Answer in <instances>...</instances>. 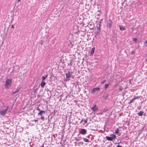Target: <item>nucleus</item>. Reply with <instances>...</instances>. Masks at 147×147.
Returning a JSON list of instances; mask_svg holds the SVG:
<instances>
[{
  "label": "nucleus",
  "instance_id": "obj_1",
  "mask_svg": "<svg viewBox=\"0 0 147 147\" xmlns=\"http://www.w3.org/2000/svg\"><path fill=\"white\" fill-rule=\"evenodd\" d=\"M12 80L11 79H7L5 82V87L6 89H7L11 86Z\"/></svg>",
  "mask_w": 147,
  "mask_h": 147
},
{
  "label": "nucleus",
  "instance_id": "obj_2",
  "mask_svg": "<svg viewBox=\"0 0 147 147\" xmlns=\"http://www.w3.org/2000/svg\"><path fill=\"white\" fill-rule=\"evenodd\" d=\"M116 138V136L115 135L113 134L111 136L109 137L107 136L106 137V139L108 140L111 141L113 140H115Z\"/></svg>",
  "mask_w": 147,
  "mask_h": 147
},
{
  "label": "nucleus",
  "instance_id": "obj_3",
  "mask_svg": "<svg viewBox=\"0 0 147 147\" xmlns=\"http://www.w3.org/2000/svg\"><path fill=\"white\" fill-rule=\"evenodd\" d=\"M8 107H7L6 109L3 111H1L0 112V114L4 116L7 113V112L8 109Z\"/></svg>",
  "mask_w": 147,
  "mask_h": 147
},
{
  "label": "nucleus",
  "instance_id": "obj_4",
  "mask_svg": "<svg viewBox=\"0 0 147 147\" xmlns=\"http://www.w3.org/2000/svg\"><path fill=\"white\" fill-rule=\"evenodd\" d=\"M46 1L45 2L43 3V7L46 8V9H47L49 6V4L48 2H46Z\"/></svg>",
  "mask_w": 147,
  "mask_h": 147
},
{
  "label": "nucleus",
  "instance_id": "obj_5",
  "mask_svg": "<svg viewBox=\"0 0 147 147\" xmlns=\"http://www.w3.org/2000/svg\"><path fill=\"white\" fill-rule=\"evenodd\" d=\"M112 21L111 20L109 19V21L107 23V28H109L110 29L111 28L112 26Z\"/></svg>",
  "mask_w": 147,
  "mask_h": 147
},
{
  "label": "nucleus",
  "instance_id": "obj_6",
  "mask_svg": "<svg viewBox=\"0 0 147 147\" xmlns=\"http://www.w3.org/2000/svg\"><path fill=\"white\" fill-rule=\"evenodd\" d=\"M87 133V130L84 129H81L79 131V133L82 135H85Z\"/></svg>",
  "mask_w": 147,
  "mask_h": 147
},
{
  "label": "nucleus",
  "instance_id": "obj_7",
  "mask_svg": "<svg viewBox=\"0 0 147 147\" xmlns=\"http://www.w3.org/2000/svg\"><path fill=\"white\" fill-rule=\"evenodd\" d=\"M38 110L40 111L38 113V115L42 116L44 114H45V111L43 110H40V109H38Z\"/></svg>",
  "mask_w": 147,
  "mask_h": 147
},
{
  "label": "nucleus",
  "instance_id": "obj_8",
  "mask_svg": "<svg viewBox=\"0 0 147 147\" xmlns=\"http://www.w3.org/2000/svg\"><path fill=\"white\" fill-rule=\"evenodd\" d=\"M91 109L94 111H96L98 109V107L96 105H94L93 107L91 108Z\"/></svg>",
  "mask_w": 147,
  "mask_h": 147
},
{
  "label": "nucleus",
  "instance_id": "obj_9",
  "mask_svg": "<svg viewBox=\"0 0 147 147\" xmlns=\"http://www.w3.org/2000/svg\"><path fill=\"white\" fill-rule=\"evenodd\" d=\"M65 76H66V80H69V78L71 77L72 75L70 73H69L66 74Z\"/></svg>",
  "mask_w": 147,
  "mask_h": 147
},
{
  "label": "nucleus",
  "instance_id": "obj_10",
  "mask_svg": "<svg viewBox=\"0 0 147 147\" xmlns=\"http://www.w3.org/2000/svg\"><path fill=\"white\" fill-rule=\"evenodd\" d=\"M100 89L99 87H96L94 88L92 90V92L94 93L96 91H98L100 90Z\"/></svg>",
  "mask_w": 147,
  "mask_h": 147
},
{
  "label": "nucleus",
  "instance_id": "obj_11",
  "mask_svg": "<svg viewBox=\"0 0 147 147\" xmlns=\"http://www.w3.org/2000/svg\"><path fill=\"white\" fill-rule=\"evenodd\" d=\"M139 97H140L139 96L135 97H134L131 100H130V101L128 102V103L129 104H131V103L133 102L134 100H135V99H136L137 98H139Z\"/></svg>",
  "mask_w": 147,
  "mask_h": 147
},
{
  "label": "nucleus",
  "instance_id": "obj_12",
  "mask_svg": "<svg viewBox=\"0 0 147 147\" xmlns=\"http://www.w3.org/2000/svg\"><path fill=\"white\" fill-rule=\"evenodd\" d=\"M45 84L46 83L45 82H44V81H42L41 82L40 84V85L41 87L42 88H43L45 86Z\"/></svg>",
  "mask_w": 147,
  "mask_h": 147
},
{
  "label": "nucleus",
  "instance_id": "obj_13",
  "mask_svg": "<svg viewBox=\"0 0 147 147\" xmlns=\"http://www.w3.org/2000/svg\"><path fill=\"white\" fill-rule=\"evenodd\" d=\"M119 27L120 28V29L121 30H125V27L123 26L122 25L119 26Z\"/></svg>",
  "mask_w": 147,
  "mask_h": 147
},
{
  "label": "nucleus",
  "instance_id": "obj_14",
  "mask_svg": "<svg viewBox=\"0 0 147 147\" xmlns=\"http://www.w3.org/2000/svg\"><path fill=\"white\" fill-rule=\"evenodd\" d=\"M95 50V47H93L91 51V55H93V54L94 53Z\"/></svg>",
  "mask_w": 147,
  "mask_h": 147
},
{
  "label": "nucleus",
  "instance_id": "obj_15",
  "mask_svg": "<svg viewBox=\"0 0 147 147\" xmlns=\"http://www.w3.org/2000/svg\"><path fill=\"white\" fill-rule=\"evenodd\" d=\"M20 89V88H18L16 90H15L14 92H12V94H14L18 93Z\"/></svg>",
  "mask_w": 147,
  "mask_h": 147
},
{
  "label": "nucleus",
  "instance_id": "obj_16",
  "mask_svg": "<svg viewBox=\"0 0 147 147\" xmlns=\"http://www.w3.org/2000/svg\"><path fill=\"white\" fill-rule=\"evenodd\" d=\"M48 75H46L45 76H42V81H44L45 80L47 77Z\"/></svg>",
  "mask_w": 147,
  "mask_h": 147
},
{
  "label": "nucleus",
  "instance_id": "obj_17",
  "mask_svg": "<svg viewBox=\"0 0 147 147\" xmlns=\"http://www.w3.org/2000/svg\"><path fill=\"white\" fill-rule=\"evenodd\" d=\"M110 84V83H109L107 84H105V89H107L109 87V85Z\"/></svg>",
  "mask_w": 147,
  "mask_h": 147
},
{
  "label": "nucleus",
  "instance_id": "obj_18",
  "mask_svg": "<svg viewBox=\"0 0 147 147\" xmlns=\"http://www.w3.org/2000/svg\"><path fill=\"white\" fill-rule=\"evenodd\" d=\"M144 113V111H140L139 113H138V114L139 116H142L143 114Z\"/></svg>",
  "mask_w": 147,
  "mask_h": 147
},
{
  "label": "nucleus",
  "instance_id": "obj_19",
  "mask_svg": "<svg viewBox=\"0 0 147 147\" xmlns=\"http://www.w3.org/2000/svg\"><path fill=\"white\" fill-rule=\"evenodd\" d=\"M83 140L85 142H89V140L85 138H83Z\"/></svg>",
  "mask_w": 147,
  "mask_h": 147
},
{
  "label": "nucleus",
  "instance_id": "obj_20",
  "mask_svg": "<svg viewBox=\"0 0 147 147\" xmlns=\"http://www.w3.org/2000/svg\"><path fill=\"white\" fill-rule=\"evenodd\" d=\"M119 131V129L118 128H117L115 132V133L116 134H118Z\"/></svg>",
  "mask_w": 147,
  "mask_h": 147
},
{
  "label": "nucleus",
  "instance_id": "obj_21",
  "mask_svg": "<svg viewBox=\"0 0 147 147\" xmlns=\"http://www.w3.org/2000/svg\"><path fill=\"white\" fill-rule=\"evenodd\" d=\"M106 81V80H102L101 82V84H104L105 82Z\"/></svg>",
  "mask_w": 147,
  "mask_h": 147
},
{
  "label": "nucleus",
  "instance_id": "obj_22",
  "mask_svg": "<svg viewBox=\"0 0 147 147\" xmlns=\"http://www.w3.org/2000/svg\"><path fill=\"white\" fill-rule=\"evenodd\" d=\"M100 31V29L98 28H97V32L98 33Z\"/></svg>",
  "mask_w": 147,
  "mask_h": 147
},
{
  "label": "nucleus",
  "instance_id": "obj_23",
  "mask_svg": "<svg viewBox=\"0 0 147 147\" xmlns=\"http://www.w3.org/2000/svg\"><path fill=\"white\" fill-rule=\"evenodd\" d=\"M131 53L132 55L134 54L135 53V51H132L131 52Z\"/></svg>",
  "mask_w": 147,
  "mask_h": 147
},
{
  "label": "nucleus",
  "instance_id": "obj_24",
  "mask_svg": "<svg viewBox=\"0 0 147 147\" xmlns=\"http://www.w3.org/2000/svg\"><path fill=\"white\" fill-rule=\"evenodd\" d=\"M41 119H42V120H44L45 119V117H44L41 116Z\"/></svg>",
  "mask_w": 147,
  "mask_h": 147
},
{
  "label": "nucleus",
  "instance_id": "obj_25",
  "mask_svg": "<svg viewBox=\"0 0 147 147\" xmlns=\"http://www.w3.org/2000/svg\"><path fill=\"white\" fill-rule=\"evenodd\" d=\"M133 40H134V41H135V42H136V41L137 40V39L136 38H134Z\"/></svg>",
  "mask_w": 147,
  "mask_h": 147
},
{
  "label": "nucleus",
  "instance_id": "obj_26",
  "mask_svg": "<svg viewBox=\"0 0 147 147\" xmlns=\"http://www.w3.org/2000/svg\"><path fill=\"white\" fill-rule=\"evenodd\" d=\"M84 123H86L87 122V119L84 120Z\"/></svg>",
  "mask_w": 147,
  "mask_h": 147
},
{
  "label": "nucleus",
  "instance_id": "obj_27",
  "mask_svg": "<svg viewBox=\"0 0 147 147\" xmlns=\"http://www.w3.org/2000/svg\"><path fill=\"white\" fill-rule=\"evenodd\" d=\"M117 147H122L121 146L119 145V144L117 146Z\"/></svg>",
  "mask_w": 147,
  "mask_h": 147
},
{
  "label": "nucleus",
  "instance_id": "obj_28",
  "mask_svg": "<svg viewBox=\"0 0 147 147\" xmlns=\"http://www.w3.org/2000/svg\"><path fill=\"white\" fill-rule=\"evenodd\" d=\"M83 121V119L80 122V123H82V122Z\"/></svg>",
  "mask_w": 147,
  "mask_h": 147
},
{
  "label": "nucleus",
  "instance_id": "obj_29",
  "mask_svg": "<svg viewBox=\"0 0 147 147\" xmlns=\"http://www.w3.org/2000/svg\"><path fill=\"white\" fill-rule=\"evenodd\" d=\"M145 42V43L147 44V40Z\"/></svg>",
  "mask_w": 147,
  "mask_h": 147
},
{
  "label": "nucleus",
  "instance_id": "obj_30",
  "mask_svg": "<svg viewBox=\"0 0 147 147\" xmlns=\"http://www.w3.org/2000/svg\"><path fill=\"white\" fill-rule=\"evenodd\" d=\"M119 90H120L121 91L122 90V89L121 88L119 89Z\"/></svg>",
  "mask_w": 147,
  "mask_h": 147
},
{
  "label": "nucleus",
  "instance_id": "obj_31",
  "mask_svg": "<svg viewBox=\"0 0 147 147\" xmlns=\"http://www.w3.org/2000/svg\"><path fill=\"white\" fill-rule=\"evenodd\" d=\"M11 28H13V25H12V26Z\"/></svg>",
  "mask_w": 147,
  "mask_h": 147
},
{
  "label": "nucleus",
  "instance_id": "obj_32",
  "mask_svg": "<svg viewBox=\"0 0 147 147\" xmlns=\"http://www.w3.org/2000/svg\"><path fill=\"white\" fill-rule=\"evenodd\" d=\"M76 140H78H78H79V139H76Z\"/></svg>",
  "mask_w": 147,
  "mask_h": 147
},
{
  "label": "nucleus",
  "instance_id": "obj_33",
  "mask_svg": "<svg viewBox=\"0 0 147 147\" xmlns=\"http://www.w3.org/2000/svg\"><path fill=\"white\" fill-rule=\"evenodd\" d=\"M75 143L76 144V145H75V146H76V142H75Z\"/></svg>",
  "mask_w": 147,
  "mask_h": 147
},
{
  "label": "nucleus",
  "instance_id": "obj_34",
  "mask_svg": "<svg viewBox=\"0 0 147 147\" xmlns=\"http://www.w3.org/2000/svg\"><path fill=\"white\" fill-rule=\"evenodd\" d=\"M18 0V1L19 2V1H21V0Z\"/></svg>",
  "mask_w": 147,
  "mask_h": 147
},
{
  "label": "nucleus",
  "instance_id": "obj_35",
  "mask_svg": "<svg viewBox=\"0 0 147 147\" xmlns=\"http://www.w3.org/2000/svg\"><path fill=\"white\" fill-rule=\"evenodd\" d=\"M37 121V120H35V121Z\"/></svg>",
  "mask_w": 147,
  "mask_h": 147
}]
</instances>
